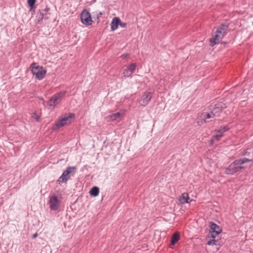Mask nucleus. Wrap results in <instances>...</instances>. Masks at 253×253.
I'll list each match as a JSON object with an SVG mask.
<instances>
[{"mask_svg": "<svg viewBox=\"0 0 253 253\" xmlns=\"http://www.w3.org/2000/svg\"><path fill=\"white\" fill-rule=\"evenodd\" d=\"M36 120L38 121H39V117L38 116H37L36 117Z\"/></svg>", "mask_w": 253, "mask_h": 253, "instance_id": "nucleus-29", "label": "nucleus"}, {"mask_svg": "<svg viewBox=\"0 0 253 253\" xmlns=\"http://www.w3.org/2000/svg\"><path fill=\"white\" fill-rule=\"evenodd\" d=\"M238 166L239 164L236 162V160L234 161L226 169L225 173L227 174H233L236 172L241 171Z\"/></svg>", "mask_w": 253, "mask_h": 253, "instance_id": "nucleus-8", "label": "nucleus"}, {"mask_svg": "<svg viewBox=\"0 0 253 253\" xmlns=\"http://www.w3.org/2000/svg\"><path fill=\"white\" fill-rule=\"evenodd\" d=\"M128 55H129L128 54H123L121 57L123 59H125L127 57Z\"/></svg>", "mask_w": 253, "mask_h": 253, "instance_id": "nucleus-27", "label": "nucleus"}, {"mask_svg": "<svg viewBox=\"0 0 253 253\" xmlns=\"http://www.w3.org/2000/svg\"><path fill=\"white\" fill-rule=\"evenodd\" d=\"M253 161V153L252 154L251 158H247L246 157L242 158L236 160V162L239 164L240 170L245 169L251 167V165H248L249 163Z\"/></svg>", "mask_w": 253, "mask_h": 253, "instance_id": "nucleus-5", "label": "nucleus"}, {"mask_svg": "<svg viewBox=\"0 0 253 253\" xmlns=\"http://www.w3.org/2000/svg\"><path fill=\"white\" fill-rule=\"evenodd\" d=\"M152 95L150 92H145L142 95L140 99L139 100V104L140 106H146L152 98Z\"/></svg>", "mask_w": 253, "mask_h": 253, "instance_id": "nucleus-9", "label": "nucleus"}, {"mask_svg": "<svg viewBox=\"0 0 253 253\" xmlns=\"http://www.w3.org/2000/svg\"><path fill=\"white\" fill-rule=\"evenodd\" d=\"M49 207L53 211L57 210L59 206V201L55 196H52L49 198Z\"/></svg>", "mask_w": 253, "mask_h": 253, "instance_id": "nucleus-13", "label": "nucleus"}, {"mask_svg": "<svg viewBox=\"0 0 253 253\" xmlns=\"http://www.w3.org/2000/svg\"><path fill=\"white\" fill-rule=\"evenodd\" d=\"M74 167H68L67 168L66 170H65L61 176L59 177L58 180V182L59 183H65L67 182L68 179L70 178L69 174L71 172L72 170L75 169Z\"/></svg>", "mask_w": 253, "mask_h": 253, "instance_id": "nucleus-10", "label": "nucleus"}, {"mask_svg": "<svg viewBox=\"0 0 253 253\" xmlns=\"http://www.w3.org/2000/svg\"><path fill=\"white\" fill-rule=\"evenodd\" d=\"M214 238H213L212 240L209 241L208 242L207 244L208 245H215L216 244V241L214 239Z\"/></svg>", "mask_w": 253, "mask_h": 253, "instance_id": "nucleus-23", "label": "nucleus"}, {"mask_svg": "<svg viewBox=\"0 0 253 253\" xmlns=\"http://www.w3.org/2000/svg\"><path fill=\"white\" fill-rule=\"evenodd\" d=\"M189 199V195L187 193H183L179 198L180 203L182 204L188 203V200Z\"/></svg>", "mask_w": 253, "mask_h": 253, "instance_id": "nucleus-16", "label": "nucleus"}, {"mask_svg": "<svg viewBox=\"0 0 253 253\" xmlns=\"http://www.w3.org/2000/svg\"><path fill=\"white\" fill-rule=\"evenodd\" d=\"M226 29L222 27L217 28L215 34L210 40V45L213 46L223 39L225 35Z\"/></svg>", "mask_w": 253, "mask_h": 253, "instance_id": "nucleus-3", "label": "nucleus"}, {"mask_svg": "<svg viewBox=\"0 0 253 253\" xmlns=\"http://www.w3.org/2000/svg\"><path fill=\"white\" fill-rule=\"evenodd\" d=\"M81 18L82 22L86 25H91L92 21L90 13L86 10H84L81 13Z\"/></svg>", "mask_w": 253, "mask_h": 253, "instance_id": "nucleus-7", "label": "nucleus"}, {"mask_svg": "<svg viewBox=\"0 0 253 253\" xmlns=\"http://www.w3.org/2000/svg\"><path fill=\"white\" fill-rule=\"evenodd\" d=\"M121 27L125 28L126 26V23L125 22H122L120 21V23L119 24Z\"/></svg>", "mask_w": 253, "mask_h": 253, "instance_id": "nucleus-25", "label": "nucleus"}, {"mask_svg": "<svg viewBox=\"0 0 253 253\" xmlns=\"http://www.w3.org/2000/svg\"><path fill=\"white\" fill-rule=\"evenodd\" d=\"M39 18L42 19L43 17V15H44L43 13L40 12V13L39 14Z\"/></svg>", "mask_w": 253, "mask_h": 253, "instance_id": "nucleus-26", "label": "nucleus"}, {"mask_svg": "<svg viewBox=\"0 0 253 253\" xmlns=\"http://www.w3.org/2000/svg\"><path fill=\"white\" fill-rule=\"evenodd\" d=\"M120 22V19L118 17H115L113 19L111 23V28L112 31H115L118 28Z\"/></svg>", "mask_w": 253, "mask_h": 253, "instance_id": "nucleus-15", "label": "nucleus"}, {"mask_svg": "<svg viewBox=\"0 0 253 253\" xmlns=\"http://www.w3.org/2000/svg\"><path fill=\"white\" fill-rule=\"evenodd\" d=\"M36 2V0H28V5L31 7H33Z\"/></svg>", "mask_w": 253, "mask_h": 253, "instance_id": "nucleus-22", "label": "nucleus"}, {"mask_svg": "<svg viewBox=\"0 0 253 253\" xmlns=\"http://www.w3.org/2000/svg\"><path fill=\"white\" fill-rule=\"evenodd\" d=\"M197 124L199 126H202L205 123H206L208 121H206L205 119V117L203 113H202L200 115H199L197 119Z\"/></svg>", "mask_w": 253, "mask_h": 253, "instance_id": "nucleus-18", "label": "nucleus"}, {"mask_svg": "<svg viewBox=\"0 0 253 253\" xmlns=\"http://www.w3.org/2000/svg\"><path fill=\"white\" fill-rule=\"evenodd\" d=\"M37 236H38V234L37 233H35V234H34L33 235V238H36L37 237Z\"/></svg>", "mask_w": 253, "mask_h": 253, "instance_id": "nucleus-28", "label": "nucleus"}, {"mask_svg": "<svg viewBox=\"0 0 253 253\" xmlns=\"http://www.w3.org/2000/svg\"><path fill=\"white\" fill-rule=\"evenodd\" d=\"M123 116V113L117 112L107 116L106 117V119L108 121H114L115 120L120 119Z\"/></svg>", "mask_w": 253, "mask_h": 253, "instance_id": "nucleus-14", "label": "nucleus"}, {"mask_svg": "<svg viewBox=\"0 0 253 253\" xmlns=\"http://www.w3.org/2000/svg\"><path fill=\"white\" fill-rule=\"evenodd\" d=\"M179 240V234L178 232H176L173 234L171 237V242L170 247L172 248V246H173Z\"/></svg>", "mask_w": 253, "mask_h": 253, "instance_id": "nucleus-17", "label": "nucleus"}, {"mask_svg": "<svg viewBox=\"0 0 253 253\" xmlns=\"http://www.w3.org/2000/svg\"><path fill=\"white\" fill-rule=\"evenodd\" d=\"M75 119V115L73 113H67L63 115L56 121L53 127L54 129H59L63 126L69 125Z\"/></svg>", "mask_w": 253, "mask_h": 253, "instance_id": "nucleus-1", "label": "nucleus"}, {"mask_svg": "<svg viewBox=\"0 0 253 253\" xmlns=\"http://www.w3.org/2000/svg\"><path fill=\"white\" fill-rule=\"evenodd\" d=\"M99 192V189L97 187H93L90 191V194L91 195L96 197L97 196Z\"/></svg>", "mask_w": 253, "mask_h": 253, "instance_id": "nucleus-19", "label": "nucleus"}, {"mask_svg": "<svg viewBox=\"0 0 253 253\" xmlns=\"http://www.w3.org/2000/svg\"><path fill=\"white\" fill-rule=\"evenodd\" d=\"M211 237L212 238H215L216 236L221 232V229L215 223H210Z\"/></svg>", "mask_w": 253, "mask_h": 253, "instance_id": "nucleus-11", "label": "nucleus"}, {"mask_svg": "<svg viewBox=\"0 0 253 253\" xmlns=\"http://www.w3.org/2000/svg\"><path fill=\"white\" fill-rule=\"evenodd\" d=\"M228 128L227 126H221L218 130H215L216 133H223L228 130Z\"/></svg>", "mask_w": 253, "mask_h": 253, "instance_id": "nucleus-21", "label": "nucleus"}, {"mask_svg": "<svg viewBox=\"0 0 253 253\" xmlns=\"http://www.w3.org/2000/svg\"><path fill=\"white\" fill-rule=\"evenodd\" d=\"M222 136V133H217V134L213 136L211 140V142L213 143L215 140L218 141Z\"/></svg>", "mask_w": 253, "mask_h": 253, "instance_id": "nucleus-20", "label": "nucleus"}, {"mask_svg": "<svg viewBox=\"0 0 253 253\" xmlns=\"http://www.w3.org/2000/svg\"><path fill=\"white\" fill-rule=\"evenodd\" d=\"M66 93L65 91L60 92L53 95L48 101V105L50 109L53 110L55 106L61 101Z\"/></svg>", "mask_w": 253, "mask_h": 253, "instance_id": "nucleus-4", "label": "nucleus"}, {"mask_svg": "<svg viewBox=\"0 0 253 253\" xmlns=\"http://www.w3.org/2000/svg\"><path fill=\"white\" fill-rule=\"evenodd\" d=\"M136 67V63H131L127 66L123 71V75L125 77H129L131 76L132 73L134 72Z\"/></svg>", "mask_w": 253, "mask_h": 253, "instance_id": "nucleus-12", "label": "nucleus"}, {"mask_svg": "<svg viewBox=\"0 0 253 253\" xmlns=\"http://www.w3.org/2000/svg\"><path fill=\"white\" fill-rule=\"evenodd\" d=\"M221 111L222 110L221 109L220 105L218 104L215 106V107L210 113L204 112L203 114L205 117L206 120H207L209 119L219 116L220 113L221 112Z\"/></svg>", "mask_w": 253, "mask_h": 253, "instance_id": "nucleus-6", "label": "nucleus"}, {"mask_svg": "<svg viewBox=\"0 0 253 253\" xmlns=\"http://www.w3.org/2000/svg\"><path fill=\"white\" fill-rule=\"evenodd\" d=\"M30 69L35 78L39 80L43 79L46 73V71L42 66H39L37 63H32Z\"/></svg>", "mask_w": 253, "mask_h": 253, "instance_id": "nucleus-2", "label": "nucleus"}, {"mask_svg": "<svg viewBox=\"0 0 253 253\" xmlns=\"http://www.w3.org/2000/svg\"><path fill=\"white\" fill-rule=\"evenodd\" d=\"M253 153V151L251 152L250 151H246L244 153V155L246 156H250V158H251V157L252 154Z\"/></svg>", "mask_w": 253, "mask_h": 253, "instance_id": "nucleus-24", "label": "nucleus"}]
</instances>
